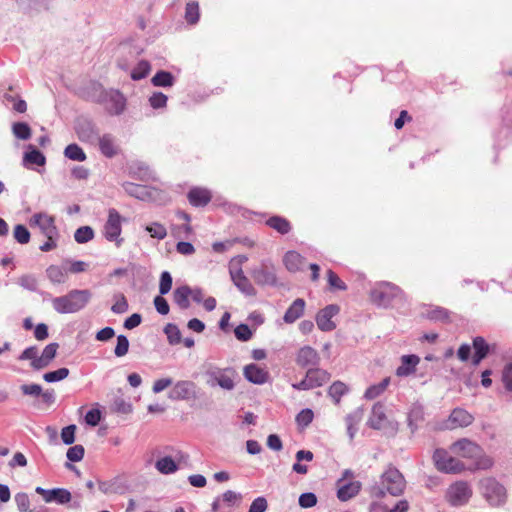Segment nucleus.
<instances>
[{
	"label": "nucleus",
	"mask_w": 512,
	"mask_h": 512,
	"mask_svg": "<svg viewBox=\"0 0 512 512\" xmlns=\"http://www.w3.org/2000/svg\"><path fill=\"white\" fill-rule=\"evenodd\" d=\"M406 481L402 473L394 466H389L381 475L379 483L370 488L373 497L383 498L387 493L399 496L404 492Z\"/></svg>",
	"instance_id": "obj_1"
},
{
	"label": "nucleus",
	"mask_w": 512,
	"mask_h": 512,
	"mask_svg": "<svg viewBox=\"0 0 512 512\" xmlns=\"http://www.w3.org/2000/svg\"><path fill=\"white\" fill-rule=\"evenodd\" d=\"M91 297L88 289H73L64 296L53 298L52 306L59 314H72L85 308Z\"/></svg>",
	"instance_id": "obj_2"
},
{
	"label": "nucleus",
	"mask_w": 512,
	"mask_h": 512,
	"mask_svg": "<svg viewBox=\"0 0 512 512\" xmlns=\"http://www.w3.org/2000/svg\"><path fill=\"white\" fill-rule=\"evenodd\" d=\"M371 301L380 307H388L394 300L403 301L404 292L391 282H379L370 291Z\"/></svg>",
	"instance_id": "obj_3"
},
{
	"label": "nucleus",
	"mask_w": 512,
	"mask_h": 512,
	"mask_svg": "<svg viewBox=\"0 0 512 512\" xmlns=\"http://www.w3.org/2000/svg\"><path fill=\"white\" fill-rule=\"evenodd\" d=\"M205 375L207 385L212 388L218 386L226 391H232L235 388V381L238 377L237 372L232 367H210L206 370Z\"/></svg>",
	"instance_id": "obj_4"
},
{
	"label": "nucleus",
	"mask_w": 512,
	"mask_h": 512,
	"mask_svg": "<svg viewBox=\"0 0 512 512\" xmlns=\"http://www.w3.org/2000/svg\"><path fill=\"white\" fill-rule=\"evenodd\" d=\"M480 488L484 498L492 506H501L506 502V488L495 478H484L480 482Z\"/></svg>",
	"instance_id": "obj_5"
},
{
	"label": "nucleus",
	"mask_w": 512,
	"mask_h": 512,
	"mask_svg": "<svg viewBox=\"0 0 512 512\" xmlns=\"http://www.w3.org/2000/svg\"><path fill=\"white\" fill-rule=\"evenodd\" d=\"M473 491L466 481H456L451 484L445 494L447 502L454 507L466 505L472 497Z\"/></svg>",
	"instance_id": "obj_6"
},
{
	"label": "nucleus",
	"mask_w": 512,
	"mask_h": 512,
	"mask_svg": "<svg viewBox=\"0 0 512 512\" xmlns=\"http://www.w3.org/2000/svg\"><path fill=\"white\" fill-rule=\"evenodd\" d=\"M433 461L436 468L444 473L457 474L465 470L463 462L452 457L445 449L442 448H438L434 451Z\"/></svg>",
	"instance_id": "obj_7"
},
{
	"label": "nucleus",
	"mask_w": 512,
	"mask_h": 512,
	"mask_svg": "<svg viewBox=\"0 0 512 512\" xmlns=\"http://www.w3.org/2000/svg\"><path fill=\"white\" fill-rule=\"evenodd\" d=\"M122 232V217L119 212L111 208L108 211V218L104 225L103 234L106 240L115 242L117 247H120L123 238L120 237Z\"/></svg>",
	"instance_id": "obj_8"
},
{
	"label": "nucleus",
	"mask_w": 512,
	"mask_h": 512,
	"mask_svg": "<svg viewBox=\"0 0 512 512\" xmlns=\"http://www.w3.org/2000/svg\"><path fill=\"white\" fill-rule=\"evenodd\" d=\"M251 276L256 284L260 286H277L278 279L275 266L267 260L251 270Z\"/></svg>",
	"instance_id": "obj_9"
},
{
	"label": "nucleus",
	"mask_w": 512,
	"mask_h": 512,
	"mask_svg": "<svg viewBox=\"0 0 512 512\" xmlns=\"http://www.w3.org/2000/svg\"><path fill=\"white\" fill-rule=\"evenodd\" d=\"M329 379L330 374L326 370L317 367L309 368L305 378L298 383H293L292 387L295 390H310L324 385Z\"/></svg>",
	"instance_id": "obj_10"
},
{
	"label": "nucleus",
	"mask_w": 512,
	"mask_h": 512,
	"mask_svg": "<svg viewBox=\"0 0 512 512\" xmlns=\"http://www.w3.org/2000/svg\"><path fill=\"white\" fill-rule=\"evenodd\" d=\"M198 397L197 384L191 380H179L174 383L168 394V398L172 401H188L195 400Z\"/></svg>",
	"instance_id": "obj_11"
},
{
	"label": "nucleus",
	"mask_w": 512,
	"mask_h": 512,
	"mask_svg": "<svg viewBox=\"0 0 512 512\" xmlns=\"http://www.w3.org/2000/svg\"><path fill=\"white\" fill-rule=\"evenodd\" d=\"M175 458V460L170 456H164L159 458L155 462L156 470L164 475L173 474L178 470V467L181 463H188L189 455L182 451H177Z\"/></svg>",
	"instance_id": "obj_12"
},
{
	"label": "nucleus",
	"mask_w": 512,
	"mask_h": 512,
	"mask_svg": "<svg viewBox=\"0 0 512 512\" xmlns=\"http://www.w3.org/2000/svg\"><path fill=\"white\" fill-rule=\"evenodd\" d=\"M75 132L81 142L95 145L99 140V130L95 124L88 119H78L75 125Z\"/></svg>",
	"instance_id": "obj_13"
},
{
	"label": "nucleus",
	"mask_w": 512,
	"mask_h": 512,
	"mask_svg": "<svg viewBox=\"0 0 512 512\" xmlns=\"http://www.w3.org/2000/svg\"><path fill=\"white\" fill-rule=\"evenodd\" d=\"M125 192L142 201H156L159 191L151 186L135 184L132 182L123 183Z\"/></svg>",
	"instance_id": "obj_14"
},
{
	"label": "nucleus",
	"mask_w": 512,
	"mask_h": 512,
	"mask_svg": "<svg viewBox=\"0 0 512 512\" xmlns=\"http://www.w3.org/2000/svg\"><path fill=\"white\" fill-rule=\"evenodd\" d=\"M35 492L41 495L46 503L64 505L69 503L72 499L70 491L65 488L45 489L38 486L35 488Z\"/></svg>",
	"instance_id": "obj_15"
},
{
	"label": "nucleus",
	"mask_w": 512,
	"mask_h": 512,
	"mask_svg": "<svg viewBox=\"0 0 512 512\" xmlns=\"http://www.w3.org/2000/svg\"><path fill=\"white\" fill-rule=\"evenodd\" d=\"M450 449L452 453L467 459L477 458L482 452V448L478 444L467 438L454 442Z\"/></svg>",
	"instance_id": "obj_16"
},
{
	"label": "nucleus",
	"mask_w": 512,
	"mask_h": 512,
	"mask_svg": "<svg viewBox=\"0 0 512 512\" xmlns=\"http://www.w3.org/2000/svg\"><path fill=\"white\" fill-rule=\"evenodd\" d=\"M340 311V308L336 304H330L321 309L316 316V323L321 331H332L336 328V324L332 321V318L336 316Z\"/></svg>",
	"instance_id": "obj_17"
},
{
	"label": "nucleus",
	"mask_w": 512,
	"mask_h": 512,
	"mask_svg": "<svg viewBox=\"0 0 512 512\" xmlns=\"http://www.w3.org/2000/svg\"><path fill=\"white\" fill-rule=\"evenodd\" d=\"M473 421L474 417L468 411L462 408H455L449 415L444 426L446 429L452 430L467 427L471 425Z\"/></svg>",
	"instance_id": "obj_18"
},
{
	"label": "nucleus",
	"mask_w": 512,
	"mask_h": 512,
	"mask_svg": "<svg viewBox=\"0 0 512 512\" xmlns=\"http://www.w3.org/2000/svg\"><path fill=\"white\" fill-rule=\"evenodd\" d=\"M106 110L112 115H120L126 105V99L118 90H110L104 93Z\"/></svg>",
	"instance_id": "obj_19"
},
{
	"label": "nucleus",
	"mask_w": 512,
	"mask_h": 512,
	"mask_svg": "<svg viewBox=\"0 0 512 512\" xmlns=\"http://www.w3.org/2000/svg\"><path fill=\"white\" fill-rule=\"evenodd\" d=\"M320 356L318 352L311 346L301 347L296 355V363L302 368H314L319 365Z\"/></svg>",
	"instance_id": "obj_20"
},
{
	"label": "nucleus",
	"mask_w": 512,
	"mask_h": 512,
	"mask_svg": "<svg viewBox=\"0 0 512 512\" xmlns=\"http://www.w3.org/2000/svg\"><path fill=\"white\" fill-rule=\"evenodd\" d=\"M230 276L234 285L246 296H255L256 289L250 280L244 275L243 270L239 267L234 269L230 268Z\"/></svg>",
	"instance_id": "obj_21"
},
{
	"label": "nucleus",
	"mask_w": 512,
	"mask_h": 512,
	"mask_svg": "<svg viewBox=\"0 0 512 512\" xmlns=\"http://www.w3.org/2000/svg\"><path fill=\"white\" fill-rule=\"evenodd\" d=\"M31 223L37 225L47 238L51 235H58L57 228L54 224V217L46 213H36L31 218Z\"/></svg>",
	"instance_id": "obj_22"
},
{
	"label": "nucleus",
	"mask_w": 512,
	"mask_h": 512,
	"mask_svg": "<svg viewBox=\"0 0 512 512\" xmlns=\"http://www.w3.org/2000/svg\"><path fill=\"white\" fill-rule=\"evenodd\" d=\"M243 374L249 382L258 385L266 383L269 379V372L254 363L246 365Z\"/></svg>",
	"instance_id": "obj_23"
},
{
	"label": "nucleus",
	"mask_w": 512,
	"mask_h": 512,
	"mask_svg": "<svg viewBox=\"0 0 512 512\" xmlns=\"http://www.w3.org/2000/svg\"><path fill=\"white\" fill-rule=\"evenodd\" d=\"M337 488L338 499L341 501H348L359 493L361 484L358 481L345 482L341 479L337 483Z\"/></svg>",
	"instance_id": "obj_24"
},
{
	"label": "nucleus",
	"mask_w": 512,
	"mask_h": 512,
	"mask_svg": "<svg viewBox=\"0 0 512 512\" xmlns=\"http://www.w3.org/2000/svg\"><path fill=\"white\" fill-rule=\"evenodd\" d=\"M187 198L192 206L204 207L211 201L212 195L206 188L194 187L188 192Z\"/></svg>",
	"instance_id": "obj_25"
},
{
	"label": "nucleus",
	"mask_w": 512,
	"mask_h": 512,
	"mask_svg": "<svg viewBox=\"0 0 512 512\" xmlns=\"http://www.w3.org/2000/svg\"><path fill=\"white\" fill-rule=\"evenodd\" d=\"M420 363V357L415 354L403 355L401 364L396 369V375L399 377H407L416 371L417 365Z\"/></svg>",
	"instance_id": "obj_26"
},
{
	"label": "nucleus",
	"mask_w": 512,
	"mask_h": 512,
	"mask_svg": "<svg viewBox=\"0 0 512 512\" xmlns=\"http://www.w3.org/2000/svg\"><path fill=\"white\" fill-rule=\"evenodd\" d=\"M96 144H98L100 152L107 158H113L118 154L115 138L111 134L99 136Z\"/></svg>",
	"instance_id": "obj_27"
},
{
	"label": "nucleus",
	"mask_w": 512,
	"mask_h": 512,
	"mask_svg": "<svg viewBox=\"0 0 512 512\" xmlns=\"http://www.w3.org/2000/svg\"><path fill=\"white\" fill-rule=\"evenodd\" d=\"M363 416L364 409L359 407L345 417L347 433L351 441L354 439L358 431V425L362 421Z\"/></svg>",
	"instance_id": "obj_28"
},
{
	"label": "nucleus",
	"mask_w": 512,
	"mask_h": 512,
	"mask_svg": "<svg viewBox=\"0 0 512 512\" xmlns=\"http://www.w3.org/2000/svg\"><path fill=\"white\" fill-rule=\"evenodd\" d=\"M305 309V301L302 298H297L286 310L283 320L285 323L292 324L298 320L303 314Z\"/></svg>",
	"instance_id": "obj_29"
},
{
	"label": "nucleus",
	"mask_w": 512,
	"mask_h": 512,
	"mask_svg": "<svg viewBox=\"0 0 512 512\" xmlns=\"http://www.w3.org/2000/svg\"><path fill=\"white\" fill-rule=\"evenodd\" d=\"M191 288L187 285H182L173 291V302L181 309L186 310L190 307Z\"/></svg>",
	"instance_id": "obj_30"
},
{
	"label": "nucleus",
	"mask_w": 512,
	"mask_h": 512,
	"mask_svg": "<svg viewBox=\"0 0 512 512\" xmlns=\"http://www.w3.org/2000/svg\"><path fill=\"white\" fill-rule=\"evenodd\" d=\"M242 496L240 493H237L232 490H227L222 494L221 497H217L212 503V511L213 512H221L222 503H225L227 506L234 505L237 501L241 500Z\"/></svg>",
	"instance_id": "obj_31"
},
{
	"label": "nucleus",
	"mask_w": 512,
	"mask_h": 512,
	"mask_svg": "<svg viewBox=\"0 0 512 512\" xmlns=\"http://www.w3.org/2000/svg\"><path fill=\"white\" fill-rule=\"evenodd\" d=\"M386 419L385 407L382 403L377 402L373 405L368 425L373 429H380Z\"/></svg>",
	"instance_id": "obj_32"
},
{
	"label": "nucleus",
	"mask_w": 512,
	"mask_h": 512,
	"mask_svg": "<svg viewBox=\"0 0 512 512\" xmlns=\"http://www.w3.org/2000/svg\"><path fill=\"white\" fill-rule=\"evenodd\" d=\"M29 151L24 153L23 164L27 167L30 165L44 166L46 158L43 153L35 149L32 145L28 146Z\"/></svg>",
	"instance_id": "obj_33"
},
{
	"label": "nucleus",
	"mask_w": 512,
	"mask_h": 512,
	"mask_svg": "<svg viewBox=\"0 0 512 512\" xmlns=\"http://www.w3.org/2000/svg\"><path fill=\"white\" fill-rule=\"evenodd\" d=\"M283 262L287 270L297 272L304 264V257L296 251H288L283 258Z\"/></svg>",
	"instance_id": "obj_34"
},
{
	"label": "nucleus",
	"mask_w": 512,
	"mask_h": 512,
	"mask_svg": "<svg viewBox=\"0 0 512 512\" xmlns=\"http://www.w3.org/2000/svg\"><path fill=\"white\" fill-rule=\"evenodd\" d=\"M46 275L53 284H63L67 280L66 269L58 265H50L46 269Z\"/></svg>",
	"instance_id": "obj_35"
},
{
	"label": "nucleus",
	"mask_w": 512,
	"mask_h": 512,
	"mask_svg": "<svg viewBox=\"0 0 512 512\" xmlns=\"http://www.w3.org/2000/svg\"><path fill=\"white\" fill-rule=\"evenodd\" d=\"M266 224L276 230L278 233L285 235L288 234L291 230L290 222L281 216H272L267 221Z\"/></svg>",
	"instance_id": "obj_36"
},
{
	"label": "nucleus",
	"mask_w": 512,
	"mask_h": 512,
	"mask_svg": "<svg viewBox=\"0 0 512 512\" xmlns=\"http://www.w3.org/2000/svg\"><path fill=\"white\" fill-rule=\"evenodd\" d=\"M175 78L172 73L164 70L158 71L151 79V83L155 87H171L174 85Z\"/></svg>",
	"instance_id": "obj_37"
},
{
	"label": "nucleus",
	"mask_w": 512,
	"mask_h": 512,
	"mask_svg": "<svg viewBox=\"0 0 512 512\" xmlns=\"http://www.w3.org/2000/svg\"><path fill=\"white\" fill-rule=\"evenodd\" d=\"M130 174L141 181H148L153 178V173L143 163H134L130 166Z\"/></svg>",
	"instance_id": "obj_38"
},
{
	"label": "nucleus",
	"mask_w": 512,
	"mask_h": 512,
	"mask_svg": "<svg viewBox=\"0 0 512 512\" xmlns=\"http://www.w3.org/2000/svg\"><path fill=\"white\" fill-rule=\"evenodd\" d=\"M390 384V377L384 378L378 384H373L367 388L364 397L368 400H373L383 394Z\"/></svg>",
	"instance_id": "obj_39"
},
{
	"label": "nucleus",
	"mask_w": 512,
	"mask_h": 512,
	"mask_svg": "<svg viewBox=\"0 0 512 512\" xmlns=\"http://www.w3.org/2000/svg\"><path fill=\"white\" fill-rule=\"evenodd\" d=\"M200 18V8L197 1H191L186 4L185 7V20L190 25L198 23Z\"/></svg>",
	"instance_id": "obj_40"
},
{
	"label": "nucleus",
	"mask_w": 512,
	"mask_h": 512,
	"mask_svg": "<svg viewBox=\"0 0 512 512\" xmlns=\"http://www.w3.org/2000/svg\"><path fill=\"white\" fill-rule=\"evenodd\" d=\"M64 156L70 160L78 162H83L87 158L83 149L76 143L69 144L64 149Z\"/></svg>",
	"instance_id": "obj_41"
},
{
	"label": "nucleus",
	"mask_w": 512,
	"mask_h": 512,
	"mask_svg": "<svg viewBox=\"0 0 512 512\" xmlns=\"http://www.w3.org/2000/svg\"><path fill=\"white\" fill-rule=\"evenodd\" d=\"M348 392V387L341 381H335L328 389V395L336 404L340 403L342 396Z\"/></svg>",
	"instance_id": "obj_42"
},
{
	"label": "nucleus",
	"mask_w": 512,
	"mask_h": 512,
	"mask_svg": "<svg viewBox=\"0 0 512 512\" xmlns=\"http://www.w3.org/2000/svg\"><path fill=\"white\" fill-rule=\"evenodd\" d=\"M150 63L146 60H141L131 71V78L135 81L144 79L150 72Z\"/></svg>",
	"instance_id": "obj_43"
},
{
	"label": "nucleus",
	"mask_w": 512,
	"mask_h": 512,
	"mask_svg": "<svg viewBox=\"0 0 512 512\" xmlns=\"http://www.w3.org/2000/svg\"><path fill=\"white\" fill-rule=\"evenodd\" d=\"M94 238V231L90 226H81L74 233V239L79 244H84Z\"/></svg>",
	"instance_id": "obj_44"
},
{
	"label": "nucleus",
	"mask_w": 512,
	"mask_h": 512,
	"mask_svg": "<svg viewBox=\"0 0 512 512\" xmlns=\"http://www.w3.org/2000/svg\"><path fill=\"white\" fill-rule=\"evenodd\" d=\"M14 136L20 140H28L31 137V128L25 122H16L12 125Z\"/></svg>",
	"instance_id": "obj_45"
},
{
	"label": "nucleus",
	"mask_w": 512,
	"mask_h": 512,
	"mask_svg": "<svg viewBox=\"0 0 512 512\" xmlns=\"http://www.w3.org/2000/svg\"><path fill=\"white\" fill-rule=\"evenodd\" d=\"M164 333L171 345H177L182 341L181 332L175 324L168 323L164 328Z\"/></svg>",
	"instance_id": "obj_46"
},
{
	"label": "nucleus",
	"mask_w": 512,
	"mask_h": 512,
	"mask_svg": "<svg viewBox=\"0 0 512 512\" xmlns=\"http://www.w3.org/2000/svg\"><path fill=\"white\" fill-rule=\"evenodd\" d=\"M69 375V369L68 368H59L55 371L47 372L43 375V379L48 383H54L61 380H64Z\"/></svg>",
	"instance_id": "obj_47"
},
{
	"label": "nucleus",
	"mask_w": 512,
	"mask_h": 512,
	"mask_svg": "<svg viewBox=\"0 0 512 512\" xmlns=\"http://www.w3.org/2000/svg\"><path fill=\"white\" fill-rule=\"evenodd\" d=\"M114 304L111 307V311L115 314H123L127 312L129 305L126 297L122 293L114 295Z\"/></svg>",
	"instance_id": "obj_48"
},
{
	"label": "nucleus",
	"mask_w": 512,
	"mask_h": 512,
	"mask_svg": "<svg viewBox=\"0 0 512 512\" xmlns=\"http://www.w3.org/2000/svg\"><path fill=\"white\" fill-rule=\"evenodd\" d=\"M13 237L19 244H27L31 235L26 226L18 224L14 227Z\"/></svg>",
	"instance_id": "obj_49"
},
{
	"label": "nucleus",
	"mask_w": 512,
	"mask_h": 512,
	"mask_svg": "<svg viewBox=\"0 0 512 512\" xmlns=\"http://www.w3.org/2000/svg\"><path fill=\"white\" fill-rule=\"evenodd\" d=\"M145 230L150 234L151 237L158 240L164 239L167 235L166 228L158 222H153L150 225H147Z\"/></svg>",
	"instance_id": "obj_50"
},
{
	"label": "nucleus",
	"mask_w": 512,
	"mask_h": 512,
	"mask_svg": "<svg viewBox=\"0 0 512 512\" xmlns=\"http://www.w3.org/2000/svg\"><path fill=\"white\" fill-rule=\"evenodd\" d=\"M148 101L153 109H162L167 106L168 97L162 92H153Z\"/></svg>",
	"instance_id": "obj_51"
},
{
	"label": "nucleus",
	"mask_w": 512,
	"mask_h": 512,
	"mask_svg": "<svg viewBox=\"0 0 512 512\" xmlns=\"http://www.w3.org/2000/svg\"><path fill=\"white\" fill-rule=\"evenodd\" d=\"M426 317L430 320L444 321L449 318V312L447 309L437 306L427 310Z\"/></svg>",
	"instance_id": "obj_52"
},
{
	"label": "nucleus",
	"mask_w": 512,
	"mask_h": 512,
	"mask_svg": "<svg viewBox=\"0 0 512 512\" xmlns=\"http://www.w3.org/2000/svg\"><path fill=\"white\" fill-rule=\"evenodd\" d=\"M327 279L331 289L342 291H345L347 289V285L338 277V275L334 271H327Z\"/></svg>",
	"instance_id": "obj_53"
},
{
	"label": "nucleus",
	"mask_w": 512,
	"mask_h": 512,
	"mask_svg": "<svg viewBox=\"0 0 512 512\" xmlns=\"http://www.w3.org/2000/svg\"><path fill=\"white\" fill-rule=\"evenodd\" d=\"M129 350V341L125 335L117 336V344L114 349V354L117 357H123L128 353Z\"/></svg>",
	"instance_id": "obj_54"
},
{
	"label": "nucleus",
	"mask_w": 512,
	"mask_h": 512,
	"mask_svg": "<svg viewBox=\"0 0 512 512\" xmlns=\"http://www.w3.org/2000/svg\"><path fill=\"white\" fill-rule=\"evenodd\" d=\"M18 284L26 290L36 291L38 282L35 276L26 274L18 279Z\"/></svg>",
	"instance_id": "obj_55"
},
{
	"label": "nucleus",
	"mask_w": 512,
	"mask_h": 512,
	"mask_svg": "<svg viewBox=\"0 0 512 512\" xmlns=\"http://www.w3.org/2000/svg\"><path fill=\"white\" fill-rule=\"evenodd\" d=\"M172 288V276L168 271H163L160 276L159 292L166 295Z\"/></svg>",
	"instance_id": "obj_56"
},
{
	"label": "nucleus",
	"mask_w": 512,
	"mask_h": 512,
	"mask_svg": "<svg viewBox=\"0 0 512 512\" xmlns=\"http://www.w3.org/2000/svg\"><path fill=\"white\" fill-rule=\"evenodd\" d=\"M14 501L19 512H26L30 508V499L27 493L19 492L15 494Z\"/></svg>",
	"instance_id": "obj_57"
},
{
	"label": "nucleus",
	"mask_w": 512,
	"mask_h": 512,
	"mask_svg": "<svg viewBox=\"0 0 512 512\" xmlns=\"http://www.w3.org/2000/svg\"><path fill=\"white\" fill-rule=\"evenodd\" d=\"M84 447L82 445H75L68 449L66 457L71 462H79L84 457Z\"/></svg>",
	"instance_id": "obj_58"
},
{
	"label": "nucleus",
	"mask_w": 512,
	"mask_h": 512,
	"mask_svg": "<svg viewBox=\"0 0 512 512\" xmlns=\"http://www.w3.org/2000/svg\"><path fill=\"white\" fill-rule=\"evenodd\" d=\"M298 503L301 508H311L317 504V497L312 492L302 493Z\"/></svg>",
	"instance_id": "obj_59"
},
{
	"label": "nucleus",
	"mask_w": 512,
	"mask_h": 512,
	"mask_svg": "<svg viewBox=\"0 0 512 512\" xmlns=\"http://www.w3.org/2000/svg\"><path fill=\"white\" fill-rule=\"evenodd\" d=\"M235 336L240 341H248L252 337V331L247 324H240L234 330Z\"/></svg>",
	"instance_id": "obj_60"
},
{
	"label": "nucleus",
	"mask_w": 512,
	"mask_h": 512,
	"mask_svg": "<svg viewBox=\"0 0 512 512\" xmlns=\"http://www.w3.org/2000/svg\"><path fill=\"white\" fill-rule=\"evenodd\" d=\"M75 425H68L61 431V439L64 444L71 445L75 441Z\"/></svg>",
	"instance_id": "obj_61"
},
{
	"label": "nucleus",
	"mask_w": 512,
	"mask_h": 512,
	"mask_svg": "<svg viewBox=\"0 0 512 512\" xmlns=\"http://www.w3.org/2000/svg\"><path fill=\"white\" fill-rule=\"evenodd\" d=\"M313 412L311 409H303L301 410L298 415L296 416V421L298 425L306 427L308 426L312 420H313Z\"/></svg>",
	"instance_id": "obj_62"
},
{
	"label": "nucleus",
	"mask_w": 512,
	"mask_h": 512,
	"mask_svg": "<svg viewBox=\"0 0 512 512\" xmlns=\"http://www.w3.org/2000/svg\"><path fill=\"white\" fill-rule=\"evenodd\" d=\"M473 348L475 350L474 353L478 355L483 354L484 356H487L489 352V346L483 337L478 336L473 339Z\"/></svg>",
	"instance_id": "obj_63"
},
{
	"label": "nucleus",
	"mask_w": 512,
	"mask_h": 512,
	"mask_svg": "<svg viewBox=\"0 0 512 512\" xmlns=\"http://www.w3.org/2000/svg\"><path fill=\"white\" fill-rule=\"evenodd\" d=\"M268 508V503L265 497L260 496L255 498L250 507L248 512H265Z\"/></svg>",
	"instance_id": "obj_64"
}]
</instances>
